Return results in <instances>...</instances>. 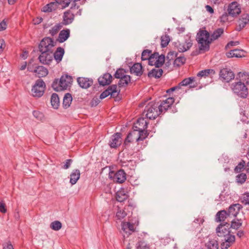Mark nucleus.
Returning <instances> with one entry per match:
<instances>
[{
    "label": "nucleus",
    "mask_w": 249,
    "mask_h": 249,
    "mask_svg": "<svg viewBox=\"0 0 249 249\" xmlns=\"http://www.w3.org/2000/svg\"><path fill=\"white\" fill-rule=\"evenodd\" d=\"M126 214V213L124 210L119 208L116 213V217L117 219L121 220L124 218Z\"/></svg>",
    "instance_id": "603ef678"
},
{
    "label": "nucleus",
    "mask_w": 249,
    "mask_h": 249,
    "mask_svg": "<svg viewBox=\"0 0 249 249\" xmlns=\"http://www.w3.org/2000/svg\"><path fill=\"white\" fill-rule=\"evenodd\" d=\"M33 114L34 116L38 120L41 121L44 118L43 113L39 111H34L33 112Z\"/></svg>",
    "instance_id": "bf43d9fd"
},
{
    "label": "nucleus",
    "mask_w": 249,
    "mask_h": 249,
    "mask_svg": "<svg viewBox=\"0 0 249 249\" xmlns=\"http://www.w3.org/2000/svg\"><path fill=\"white\" fill-rule=\"evenodd\" d=\"M137 249H150L149 244L143 241H139L136 244Z\"/></svg>",
    "instance_id": "de8ad7c7"
},
{
    "label": "nucleus",
    "mask_w": 249,
    "mask_h": 249,
    "mask_svg": "<svg viewBox=\"0 0 249 249\" xmlns=\"http://www.w3.org/2000/svg\"><path fill=\"white\" fill-rule=\"evenodd\" d=\"M121 144V133H116L113 134L110 140L109 145L111 148H116Z\"/></svg>",
    "instance_id": "aec40b11"
},
{
    "label": "nucleus",
    "mask_w": 249,
    "mask_h": 249,
    "mask_svg": "<svg viewBox=\"0 0 249 249\" xmlns=\"http://www.w3.org/2000/svg\"><path fill=\"white\" fill-rule=\"evenodd\" d=\"M247 178V175L245 174L241 173L236 176V181L241 184L243 183Z\"/></svg>",
    "instance_id": "6e6d98bb"
},
{
    "label": "nucleus",
    "mask_w": 249,
    "mask_h": 249,
    "mask_svg": "<svg viewBox=\"0 0 249 249\" xmlns=\"http://www.w3.org/2000/svg\"><path fill=\"white\" fill-rule=\"evenodd\" d=\"M178 53H175L174 52H169L167 56L168 59H173L174 57H176V58L175 59L174 61V66L179 67L185 63L186 62V58L184 56H179L178 57L177 56Z\"/></svg>",
    "instance_id": "9d476101"
},
{
    "label": "nucleus",
    "mask_w": 249,
    "mask_h": 249,
    "mask_svg": "<svg viewBox=\"0 0 249 249\" xmlns=\"http://www.w3.org/2000/svg\"><path fill=\"white\" fill-rule=\"evenodd\" d=\"M224 238L221 243V249H228L235 242V236L232 234L223 236Z\"/></svg>",
    "instance_id": "dca6fc26"
},
{
    "label": "nucleus",
    "mask_w": 249,
    "mask_h": 249,
    "mask_svg": "<svg viewBox=\"0 0 249 249\" xmlns=\"http://www.w3.org/2000/svg\"><path fill=\"white\" fill-rule=\"evenodd\" d=\"M51 103L53 108L54 109L58 108L60 105L59 98L58 95L53 93L51 97Z\"/></svg>",
    "instance_id": "f704fd0d"
},
{
    "label": "nucleus",
    "mask_w": 249,
    "mask_h": 249,
    "mask_svg": "<svg viewBox=\"0 0 249 249\" xmlns=\"http://www.w3.org/2000/svg\"><path fill=\"white\" fill-rule=\"evenodd\" d=\"M174 102V98L169 97L165 100H162L160 104L157 102L160 114L165 113L168 109H171L172 105Z\"/></svg>",
    "instance_id": "6e6552de"
},
{
    "label": "nucleus",
    "mask_w": 249,
    "mask_h": 249,
    "mask_svg": "<svg viewBox=\"0 0 249 249\" xmlns=\"http://www.w3.org/2000/svg\"><path fill=\"white\" fill-rule=\"evenodd\" d=\"M130 72L137 76H141L142 74V65L138 63H135L130 68Z\"/></svg>",
    "instance_id": "7c9ffc66"
},
{
    "label": "nucleus",
    "mask_w": 249,
    "mask_h": 249,
    "mask_svg": "<svg viewBox=\"0 0 249 249\" xmlns=\"http://www.w3.org/2000/svg\"><path fill=\"white\" fill-rule=\"evenodd\" d=\"M116 200L120 202H123L128 198V195L124 191H118L116 195Z\"/></svg>",
    "instance_id": "ea45409f"
},
{
    "label": "nucleus",
    "mask_w": 249,
    "mask_h": 249,
    "mask_svg": "<svg viewBox=\"0 0 249 249\" xmlns=\"http://www.w3.org/2000/svg\"><path fill=\"white\" fill-rule=\"evenodd\" d=\"M160 114L158 103L150 102L145 107L142 115L145 116L150 120L155 119Z\"/></svg>",
    "instance_id": "7ed1b4c3"
},
{
    "label": "nucleus",
    "mask_w": 249,
    "mask_h": 249,
    "mask_svg": "<svg viewBox=\"0 0 249 249\" xmlns=\"http://www.w3.org/2000/svg\"><path fill=\"white\" fill-rule=\"evenodd\" d=\"M54 46L53 40L49 37L44 38L39 45V51H53V48Z\"/></svg>",
    "instance_id": "0eeeda50"
},
{
    "label": "nucleus",
    "mask_w": 249,
    "mask_h": 249,
    "mask_svg": "<svg viewBox=\"0 0 249 249\" xmlns=\"http://www.w3.org/2000/svg\"><path fill=\"white\" fill-rule=\"evenodd\" d=\"M249 22V15L248 14H243L238 21V25L237 30L240 31L244 28Z\"/></svg>",
    "instance_id": "393cba45"
},
{
    "label": "nucleus",
    "mask_w": 249,
    "mask_h": 249,
    "mask_svg": "<svg viewBox=\"0 0 249 249\" xmlns=\"http://www.w3.org/2000/svg\"><path fill=\"white\" fill-rule=\"evenodd\" d=\"M196 40L200 52H205L209 50L212 41L210 38V35L207 31L199 29L196 34Z\"/></svg>",
    "instance_id": "f257e3e1"
},
{
    "label": "nucleus",
    "mask_w": 249,
    "mask_h": 249,
    "mask_svg": "<svg viewBox=\"0 0 249 249\" xmlns=\"http://www.w3.org/2000/svg\"><path fill=\"white\" fill-rule=\"evenodd\" d=\"M193 42L190 37L186 39L184 42L178 43L176 47L178 51L180 53L185 52L189 50L192 46Z\"/></svg>",
    "instance_id": "a211bd4d"
},
{
    "label": "nucleus",
    "mask_w": 249,
    "mask_h": 249,
    "mask_svg": "<svg viewBox=\"0 0 249 249\" xmlns=\"http://www.w3.org/2000/svg\"><path fill=\"white\" fill-rule=\"evenodd\" d=\"M231 88L234 93H236L238 96L246 98L248 95V89L244 83L241 82H236L232 84Z\"/></svg>",
    "instance_id": "20e7f679"
},
{
    "label": "nucleus",
    "mask_w": 249,
    "mask_h": 249,
    "mask_svg": "<svg viewBox=\"0 0 249 249\" xmlns=\"http://www.w3.org/2000/svg\"><path fill=\"white\" fill-rule=\"evenodd\" d=\"M77 81L80 87L83 89H88L93 84V80L88 78L78 77Z\"/></svg>",
    "instance_id": "5701e85b"
},
{
    "label": "nucleus",
    "mask_w": 249,
    "mask_h": 249,
    "mask_svg": "<svg viewBox=\"0 0 249 249\" xmlns=\"http://www.w3.org/2000/svg\"><path fill=\"white\" fill-rule=\"evenodd\" d=\"M64 53V49L62 47H59L53 53V58H54L57 63H59L61 61Z\"/></svg>",
    "instance_id": "cd10ccee"
},
{
    "label": "nucleus",
    "mask_w": 249,
    "mask_h": 249,
    "mask_svg": "<svg viewBox=\"0 0 249 249\" xmlns=\"http://www.w3.org/2000/svg\"><path fill=\"white\" fill-rule=\"evenodd\" d=\"M237 79L239 80V82L244 83L245 84L247 85L249 83V74L246 72H240L237 75Z\"/></svg>",
    "instance_id": "473e14b6"
},
{
    "label": "nucleus",
    "mask_w": 249,
    "mask_h": 249,
    "mask_svg": "<svg viewBox=\"0 0 249 249\" xmlns=\"http://www.w3.org/2000/svg\"><path fill=\"white\" fill-rule=\"evenodd\" d=\"M126 75V74H125V71L124 70V69H119L116 71L114 74V77L116 78L120 79Z\"/></svg>",
    "instance_id": "5fc2aeb1"
},
{
    "label": "nucleus",
    "mask_w": 249,
    "mask_h": 249,
    "mask_svg": "<svg viewBox=\"0 0 249 249\" xmlns=\"http://www.w3.org/2000/svg\"><path fill=\"white\" fill-rule=\"evenodd\" d=\"M153 54L156 59L155 66L158 68L161 67L165 61L164 55L162 54L160 55L158 53H154Z\"/></svg>",
    "instance_id": "c85d7f7f"
},
{
    "label": "nucleus",
    "mask_w": 249,
    "mask_h": 249,
    "mask_svg": "<svg viewBox=\"0 0 249 249\" xmlns=\"http://www.w3.org/2000/svg\"><path fill=\"white\" fill-rule=\"evenodd\" d=\"M33 72L35 73L36 75L39 78L45 77L48 74L47 69L41 66L36 67Z\"/></svg>",
    "instance_id": "a878e982"
},
{
    "label": "nucleus",
    "mask_w": 249,
    "mask_h": 249,
    "mask_svg": "<svg viewBox=\"0 0 249 249\" xmlns=\"http://www.w3.org/2000/svg\"><path fill=\"white\" fill-rule=\"evenodd\" d=\"M50 227L53 230L57 231L61 228L62 224L59 221H54L51 223Z\"/></svg>",
    "instance_id": "3c124183"
},
{
    "label": "nucleus",
    "mask_w": 249,
    "mask_h": 249,
    "mask_svg": "<svg viewBox=\"0 0 249 249\" xmlns=\"http://www.w3.org/2000/svg\"><path fill=\"white\" fill-rule=\"evenodd\" d=\"M46 89V84L41 79H37L33 86L31 93L35 97H41L44 94Z\"/></svg>",
    "instance_id": "39448f33"
},
{
    "label": "nucleus",
    "mask_w": 249,
    "mask_h": 249,
    "mask_svg": "<svg viewBox=\"0 0 249 249\" xmlns=\"http://www.w3.org/2000/svg\"><path fill=\"white\" fill-rule=\"evenodd\" d=\"M229 16L230 15H229V13H227L226 12H225L220 17V18H219L220 22L222 23L227 22L229 20Z\"/></svg>",
    "instance_id": "052dcab7"
},
{
    "label": "nucleus",
    "mask_w": 249,
    "mask_h": 249,
    "mask_svg": "<svg viewBox=\"0 0 249 249\" xmlns=\"http://www.w3.org/2000/svg\"><path fill=\"white\" fill-rule=\"evenodd\" d=\"M245 162L242 160L235 167L234 171L236 173H240L244 168Z\"/></svg>",
    "instance_id": "4d7b16f0"
},
{
    "label": "nucleus",
    "mask_w": 249,
    "mask_h": 249,
    "mask_svg": "<svg viewBox=\"0 0 249 249\" xmlns=\"http://www.w3.org/2000/svg\"><path fill=\"white\" fill-rule=\"evenodd\" d=\"M227 56L229 58L232 57H241L243 54V52L242 50L238 49H235L231 50L226 54Z\"/></svg>",
    "instance_id": "72a5a7b5"
},
{
    "label": "nucleus",
    "mask_w": 249,
    "mask_h": 249,
    "mask_svg": "<svg viewBox=\"0 0 249 249\" xmlns=\"http://www.w3.org/2000/svg\"><path fill=\"white\" fill-rule=\"evenodd\" d=\"M138 221H135L134 223L130 222H123L122 223V229L128 235L135 231L134 225H138Z\"/></svg>",
    "instance_id": "6ab92c4d"
},
{
    "label": "nucleus",
    "mask_w": 249,
    "mask_h": 249,
    "mask_svg": "<svg viewBox=\"0 0 249 249\" xmlns=\"http://www.w3.org/2000/svg\"><path fill=\"white\" fill-rule=\"evenodd\" d=\"M206 249H218V244L215 239H211L205 244Z\"/></svg>",
    "instance_id": "a19ab883"
},
{
    "label": "nucleus",
    "mask_w": 249,
    "mask_h": 249,
    "mask_svg": "<svg viewBox=\"0 0 249 249\" xmlns=\"http://www.w3.org/2000/svg\"><path fill=\"white\" fill-rule=\"evenodd\" d=\"M242 208L241 205L239 203L231 205L228 210L229 217L233 216V217H235Z\"/></svg>",
    "instance_id": "4be33fe9"
},
{
    "label": "nucleus",
    "mask_w": 249,
    "mask_h": 249,
    "mask_svg": "<svg viewBox=\"0 0 249 249\" xmlns=\"http://www.w3.org/2000/svg\"><path fill=\"white\" fill-rule=\"evenodd\" d=\"M180 89V87L178 84V86L173 87L168 89L167 90L166 92L168 94H170L171 92H172L176 90H179Z\"/></svg>",
    "instance_id": "69168bd1"
},
{
    "label": "nucleus",
    "mask_w": 249,
    "mask_h": 249,
    "mask_svg": "<svg viewBox=\"0 0 249 249\" xmlns=\"http://www.w3.org/2000/svg\"><path fill=\"white\" fill-rule=\"evenodd\" d=\"M74 15L73 12L69 10L64 12L63 16V21L61 23L63 25H67L72 23L74 20Z\"/></svg>",
    "instance_id": "412c9836"
},
{
    "label": "nucleus",
    "mask_w": 249,
    "mask_h": 249,
    "mask_svg": "<svg viewBox=\"0 0 249 249\" xmlns=\"http://www.w3.org/2000/svg\"><path fill=\"white\" fill-rule=\"evenodd\" d=\"M241 219H234L231 221L230 227L232 229L237 230L241 226Z\"/></svg>",
    "instance_id": "09e8293b"
},
{
    "label": "nucleus",
    "mask_w": 249,
    "mask_h": 249,
    "mask_svg": "<svg viewBox=\"0 0 249 249\" xmlns=\"http://www.w3.org/2000/svg\"><path fill=\"white\" fill-rule=\"evenodd\" d=\"M117 86L116 84L109 86L108 88L104 90L100 96V99H103L110 95L111 97L117 99L120 93V90H117Z\"/></svg>",
    "instance_id": "423d86ee"
},
{
    "label": "nucleus",
    "mask_w": 249,
    "mask_h": 249,
    "mask_svg": "<svg viewBox=\"0 0 249 249\" xmlns=\"http://www.w3.org/2000/svg\"><path fill=\"white\" fill-rule=\"evenodd\" d=\"M110 178L113 181L119 183H122L126 180V174L123 170H120L115 173L112 172L109 174Z\"/></svg>",
    "instance_id": "ddd939ff"
},
{
    "label": "nucleus",
    "mask_w": 249,
    "mask_h": 249,
    "mask_svg": "<svg viewBox=\"0 0 249 249\" xmlns=\"http://www.w3.org/2000/svg\"><path fill=\"white\" fill-rule=\"evenodd\" d=\"M240 114L242 115V117L241 119V121L243 122L248 124L249 123V121H248V117L246 115L245 111H242Z\"/></svg>",
    "instance_id": "680f3d73"
},
{
    "label": "nucleus",
    "mask_w": 249,
    "mask_h": 249,
    "mask_svg": "<svg viewBox=\"0 0 249 249\" xmlns=\"http://www.w3.org/2000/svg\"><path fill=\"white\" fill-rule=\"evenodd\" d=\"M80 176V172L79 170L75 169L72 171L70 175V182L71 185L75 184L77 180L79 179Z\"/></svg>",
    "instance_id": "c756f323"
},
{
    "label": "nucleus",
    "mask_w": 249,
    "mask_h": 249,
    "mask_svg": "<svg viewBox=\"0 0 249 249\" xmlns=\"http://www.w3.org/2000/svg\"><path fill=\"white\" fill-rule=\"evenodd\" d=\"M131 77L128 75H126L120 79L118 82V86L119 87H126L129 82H130Z\"/></svg>",
    "instance_id": "4c0bfd02"
},
{
    "label": "nucleus",
    "mask_w": 249,
    "mask_h": 249,
    "mask_svg": "<svg viewBox=\"0 0 249 249\" xmlns=\"http://www.w3.org/2000/svg\"><path fill=\"white\" fill-rule=\"evenodd\" d=\"M163 71L161 69H154L148 73L149 77L160 78L162 74Z\"/></svg>",
    "instance_id": "c9c22d12"
},
{
    "label": "nucleus",
    "mask_w": 249,
    "mask_h": 249,
    "mask_svg": "<svg viewBox=\"0 0 249 249\" xmlns=\"http://www.w3.org/2000/svg\"><path fill=\"white\" fill-rule=\"evenodd\" d=\"M112 75L109 73H106L102 76H100L98 80L100 85L105 86L109 85L112 81Z\"/></svg>",
    "instance_id": "b1692460"
},
{
    "label": "nucleus",
    "mask_w": 249,
    "mask_h": 249,
    "mask_svg": "<svg viewBox=\"0 0 249 249\" xmlns=\"http://www.w3.org/2000/svg\"><path fill=\"white\" fill-rule=\"evenodd\" d=\"M152 54L151 50L148 49L143 50L142 53V60H148L151 58V56H152Z\"/></svg>",
    "instance_id": "49530a36"
},
{
    "label": "nucleus",
    "mask_w": 249,
    "mask_h": 249,
    "mask_svg": "<svg viewBox=\"0 0 249 249\" xmlns=\"http://www.w3.org/2000/svg\"><path fill=\"white\" fill-rule=\"evenodd\" d=\"M194 80L195 78L193 77L185 78L181 82H180L178 85L180 88L181 86H186L191 84L193 81H194Z\"/></svg>",
    "instance_id": "8fccbe9b"
},
{
    "label": "nucleus",
    "mask_w": 249,
    "mask_h": 249,
    "mask_svg": "<svg viewBox=\"0 0 249 249\" xmlns=\"http://www.w3.org/2000/svg\"><path fill=\"white\" fill-rule=\"evenodd\" d=\"M224 33L223 28H218L215 30L210 36L212 41L218 39Z\"/></svg>",
    "instance_id": "79ce46f5"
},
{
    "label": "nucleus",
    "mask_w": 249,
    "mask_h": 249,
    "mask_svg": "<svg viewBox=\"0 0 249 249\" xmlns=\"http://www.w3.org/2000/svg\"><path fill=\"white\" fill-rule=\"evenodd\" d=\"M220 78L226 82H229L234 78V74L230 69L223 68L219 72Z\"/></svg>",
    "instance_id": "f8f14e48"
},
{
    "label": "nucleus",
    "mask_w": 249,
    "mask_h": 249,
    "mask_svg": "<svg viewBox=\"0 0 249 249\" xmlns=\"http://www.w3.org/2000/svg\"><path fill=\"white\" fill-rule=\"evenodd\" d=\"M72 100V98L71 94L66 93L63 98V106L65 108L69 107L71 104Z\"/></svg>",
    "instance_id": "e433bc0d"
},
{
    "label": "nucleus",
    "mask_w": 249,
    "mask_h": 249,
    "mask_svg": "<svg viewBox=\"0 0 249 249\" xmlns=\"http://www.w3.org/2000/svg\"><path fill=\"white\" fill-rule=\"evenodd\" d=\"M227 11L229 15L235 17L241 13V8L236 1H233L229 5Z\"/></svg>",
    "instance_id": "4468645a"
},
{
    "label": "nucleus",
    "mask_w": 249,
    "mask_h": 249,
    "mask_svg": "<svg viewBox=\"0 0 249 249\" xmlns=\"http://www.w3.org/2000/svg\"><path fill=\"white\" fill-rule=\"evenodd\" d=\"M215 71L213 69H206L200 71L197 74V76L200 77H208L211 74H214Z\"/></svg>",
    "instance_id": "58836bf2"
},
{
    "label": "nucleus",
    "mask_w": 249,
    "mask_h": 249,
    "mask_svg": "<svg viewBox=\"0 0 249 249\" xmlns=\"http://www.w3.org/2000/svg\"><path fill=\"white\" fill-rule=\"evenodd\" d=\"M72 162V160L71 159H68L65 161V164L63 167V169H67L70 166Z\"/></svg>",
    "instance_id": "0e129e2a"
},
{
    "label": "nucleus",
    "mask_w": 249,
    "mask_h": 249,
    "mask_svg": "<svg viewBox=\"0 0 249 249\" xmlns=\"http://www.w3.org/2000/svg\"><path fill=\"white\" fill-rule=\"evenodd\" d=\"M38 57L40 62L44 65H50L53 60V51H40Z\"/></svg>",
    "instance_id": "1a4fd4ad"
},
{
    "label": "nucleus",
    "mask_w": 249,
    "mask_h": 249,
    "mask_svg": "<svg viewBox=\"0 0 249 249\" xmlns=\"http://www.w3.org/2000/svg\"><path fill=\"white\" fill-rule=\"evenodd\" d=\"M139 132L136 129H133V130L130 132L125 139L124 144L125 146H128L130 142H133L134 141L139 142L137 138L138 137Z\"/></svg>",
    "instance_id": "f3484780"
},
{
    "label": "nucleus",
    "mask_w": 249,
    "mask_h": 249,
    "mask_svg": "<svg viewBox=\"0 0 249 249\" xmlns=\"http://www.w3.org/2000/svg\"><path fill=\"white\" fill-rule=\"evenodd\" d=\"M7 210L5 208V204L2 202H0V212L2 213H5Z\"/></svg>",
    "instance_id": "774afa93"
},
{
    "label": "nucleus",
    "mask_w": 249,
    "mask_h": 249,
    "mask_svg": "<svg viewBox=\"0 0 249 249\" xmlns=\"http://www.w3.org/2000/svg\"><path fill=\"white\" fill-rule=\"evenodd\" d=\"M161 46L162 47H166L170 42V37L169 36L165 35L161 37Z\"/></svg>",
    "instance_id": "864d4df0"
},
{
    "label": "nucleus",
    "mask_w": 249,
    "mask_h": 249,
    "mask_svg": "<svg viewBox=\"0 0 249 249\" xmlns=\"http://www.w3.org/2000/svg\"><path fill=\"white\" fill-rule=\"evenodd\" d=\"M138 132H139V134L137 140H138L139 142L143 141L148 137L149 134L146 129L138 130Z\"/></svg>",
    "instance_id": "a18cd8bd"
},
{
    "label": "nucleus",
    "mask_w": 249,
    "mask_h": 249,
    "mask_svg": "<svg viewBox=\"0 0 249 249\" xmlns=\"http://www.w3.org/2000/svg\"><path fill=\"white\" fill-rule=\"evenodd\" d=\"M70 31L69 29H64L61 30L58 35L57 41L60 43H63L70 36Z\"/></svg>",
    "instance_id": "bb28decb"
},
{
    "label": "nucleus",
    "mask_w": 249,
    "mask_h": 249,
    "mask_svg": "<svg viewBox=\"0 0 249 249\" xmlns=\"http://www.w3.org/2000/svg\"><path fill=\"white\" fill-rule=\"evenodd\" d=\"M231 228L230 223L225 222L221 223L216 228V231L218 236L223 237L228 235H231L230 229Z\"/></svg>",
    "instance_id": "9b49d317"
},
{
    "label": "nucleus",
    "mask_w": 249,
    "mask_h": 249,
    "mask_svg": "<svg viewBox=\"0 0 249 249\" xmlns=\"http://www.w3.org/2000/svg\"><path fill=\"white\" fill-rule=\"evenodd\" d=\"M72 82V77L66 74L62 75L60 80H58V79H54L52 83V87L56 91H62L70 87Z\"/></svg>",
    "instance_id": "f03ea898"
},
{
    "label": "nucleus",
    "mask_w": 249,
    "mask_h": 249,
    "mask_svg": "<svg viewBox=\"0 0 249 249\" xmlns=\"http://www.w3.org/2000/svg\"><path fill=\"white\" fill-rule=\"evenodd\" d=\"M148 118L141 117L137 119V122L134 123L133 128L138 130H145L147 128L149 124Z\"/></svg>",
    "instance_id": "2eb2a0df"
},
{
    "label": "nucleus",
    "mask_w": 249,
    "mask_h": 249,
    "mask_svg": "<svg viewBox=\"0 0 249 249\" xmlns=\"http://www.w3.org/2000/svg\"><path fill=\"white\" fill-rule=\"evenodd\" d=\"M241 201L245 205L249 204V193H246L241 198Z\"/></svg>",
    "instance_id": "13d9d810"
},
{
    "label": "nucleus",
    "mask_w": 249,
    "mask_h": 249,
    "mask_svg": "<svg viewBox=\"0 0 249 249\" xmlns=\"http://www.w3.org/2000/svg\"><path fill=\"white\" fill-rule=\"evenodd\" d=\"M57 4L56 2H51L47 4L43 8V11L44 12H50L56 9Z\"/></svg>",
    "instance_id": "37998d69"
},
{
    "label": "nucleus",
    "mask_w": 249,
    "mask_h": 249,
    "mask_svg": "<svg viewBox=\"0 0 249 249\" xmlns=\"http://www.w3.org/2000/svg\"><path fill=\"white\" fill-rule=\"evenodd\" d=\"M7 23L5 21V20H3L0 23V31H3L5 30L7 28Z\"/></svg>",
    "instance_id": "338daca9"
},
{
    "label": "nucleus",
    "mask_w": 249,
    "mask_h": 249,
    "mask_svg": "<svg viewBox=\"0 0 249 249\" xmlns=\"http://www.w3.org/2000/svg\"><path fill=\"white\" fill-rule=\"evenodd\" d=\"M62 27L63 25L61 23L56 24L49 30V33L52 36H54L57 34L58 31L62 28Z\"/></svg>",
    "instance_id": "c03bdc74"
},
{
    "label": "nucleus",
    "mask_w": 249,
    "mask_h": 249,
    "mask_svg": "<svg viewBox=\"0 0 249 249\" xmlns=\"http://www.w3.org/2000/svg\"><path fill=\"white\" fill-rule=\"evenodd\" d=\"M229 217L228 212L226 210H221L217 213L215 215V221L216 222H223L226 218Z\"/></svg>",
    "instance_id": "2f4dec72"
},
{
    "label": "nucleus",
    "mask_w": 249,
    "mask_h": 249,
    "mask_svg": "<svg viewBox=\"0 0 249 249\" xmlns=\"http://www.w3.org/2000/svg\"><path fill=\"white\" fill-rule=\"evenodd\" d=\"M2 246L3 249H14L13 245L10 241L3 244Z\"/></svg>",
    "instance_id": "e2e57ef3"
}]
</instances>
